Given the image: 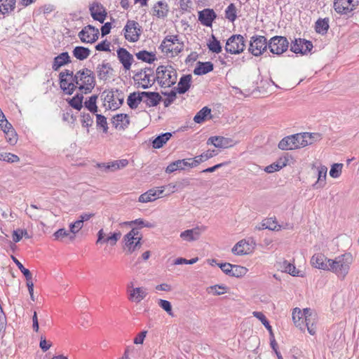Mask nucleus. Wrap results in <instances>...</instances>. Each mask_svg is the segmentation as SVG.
<instances>
[{
  "label": "nucleus",
  "mask_w": 359,
  "mask_h": 359,
  "mask_svg": "<svg viewBox=\"0 0 359 359\" xmlns=\"http://www.w3.org/2000/svg\"><path fill=\"white\" fill-rule=\"evenodd\" d=\"M353 257L350 253L341 255L335 259L328 260L327 271L335 273L338 278H344L348 273Z\"/></svg>",
  "instance_id": "obj_1"
},
{
  "label": "nucleus",
  "mask_w": 359,
  "mask_h": 359,
  "mask_svg": "<svg viewBox=\"0 0 359 359\" xmlns=\"http://www.w3.org/2000/svg\"><path fill=\"white\" fill-rule=\"evenodd\" d=\"M73 81L82 93H90L95 86V78L93 72L83 68L76 72L73 77Z\"/></svg>",
  "instance_id": "obj_2"
},
{
  "label": "nucleus",
  "mask_w": 359,
  "mask_h": 359,
  "mask_svg": "<svg viewBox=\"0 0 359 359\" xmlns=\"http://www.w3.org/2000/svg\"><path fill=\"white\" fill-rule=\"evenodd\" d=\"M156 79L161 87H170L176 83L177 73L171 65H161L156 69Z\"/></svg>",
  "instance_id": "obj_3"
},
{
  "label": "nucleus",
  "mask_w": 359,
  "mask_h": 359,
  "mask_svg": "<svg viewBox=\"0 0 359 359\" xmlns=\"http://www.w3.org/2000/svg\"><path fill=\"white\" fill-rule=\"evenodd\" d=\"M160 48L167 55L175 56L183 50L184 43L180 41L178 35H168L163 40Z\"/></svg>",
  "instance_id": "obj_4"
},
{
  "label": "nucleus",
  "mask_w": 359,
  "mask_h": 359,
  "mask_svg": "<svg viewBox=\"0 0 359 359\" xmlns=\"http://www.w3.org/2000/svg\"><path fill=\"white\" fill-rule=\"evenodd\" d=\"M302 133H297L283 138L278 143V148L282 150H292L306 146Z\"/></svg>",
  "instance_id": "obj_5"
},
{
  "label": "nucleus",
  "mask_w": 359,
  "mask_h": 359,
  "mask_svg": "<svg viewBox=\"0 0 359 359\" xmlns=\"http://www.w3.org/2000/svg\"><path fill=\"white\" fill-rule=\"evenodd\" d=\"M269 41L264 36L254 35L251 37L249 52L255 56H259L269 48Z\"/></svg>",
  "instance_id": "obj_6"
},
{
  "label": "nucleus",
  "mask_w": 359,
  "mask_h": 359,
  "mask_svg": "<svg viewBox=\"0 0 359 359\" xmlns=\"http://www.w3.org/2000/svg\"><path fill=\"white\" fill-rule=\"evenodd\" d=\"M245 48L244 37L241 34H233L226 41L225 50L231 54H239Z\"/></svg>",
  "instance_id": "obj_7"
},
{
  "label": "nucleus",
  "mask_w": 359,
  "mask_h": 359,
  "mask_svg": "<svg viewBox=\"0 0 359 359\" xmlns=\"http://www.w3.org/2000/svg\"><path fill=\"white\" fill-rule=\"evenodd\" d=\"M153 72L150 68L141 69L135 74L133 79L144 89L151 87L155 82L156 78H153Z\"/></svg>",
  "instance_id": "obj_8"
},
{
  "label": "nucleus",
  "mask_w": 359,
  "mask_h": 359,
  "mask_svg": "<svg viewBox=\"0 0 359 359\" xmlns=\"http://www.w3.org/2000/svg\"><path fill=\"white\" fill-rule=\"evenodd\" d=\"M268 45L271 53L279 55L287 50L289 42L285 36H275L269 41Z\"/></svg>",
  "instance_id": "obj_9"
},
{
  "label": "nucleus",
  "mask_w": 359,
  "mask_h": 359,
  "mask_svg": "<svg viewBox=\"0 0 359 359\" xmlns=\"http://www.w3.org/2000/svg\"><path fill=\"white\" fill-rule=\"evenodd\" d=\"M124 36L130 42H136L141 34V27L135 20H128L123 28Z\"/></svg>",
  "instance_id": "obj_10"
},
{
  "label": "nucleus",
  "mask_w": 359,
  "mask_h": 359,
  "mask_svg": "<svg viewBox=\"0 0 359 359\" xmlns=\"http://www.w3.org/2000/svg\"><path fill=\"white\" fill-rule=\"evenodd\" d=\"M358 6V1L355 0H334L333 7L334 11L340 15H346L354 11Z\"/></svg>",
  "instance_id": "obj_11"
},
{
  "label": "nucleus",
  "mask_w": 359,
  "mask_h": 359,
  "mask_svg": "<svg viewBox=\"0 0 359 359\" xmlns=\"http://www.w3.org/2000/svg\"><path fill=\"white\" fill-rule=\"evenodd\" d=\"M78 36L83 43H93L98 39L99 29L89 25L84 27Z\"/></svg>",
  "instance_id": "obj_12"
},
{
  "label": "nucleus",
  "mask_w": 359,
  "mask_h": 359,
  "mask_svg": "<svg viewBox=\"0 0 359 359\" xmlns=\"http://www.w3.org/2000/svg\"><path fill=\"white\" fill-rule=\"evenodd\" d=\"M313 48V44L310 41L302 39H296L290 46V50L294 53L302 55L309 53Z\"/></svg>",
  "instance_id": "obj_13"
},
{
  "label": "nucleus",
  "mask_w": 359,
  "mask_h": 359,
  "mask_svg": "<svg viewBox=\"0 0 359 359\" xmlns=\"http://www.w3.org/2000/svg\"><path fill=\"white\" fill-rule=\"evenodd\" d=\"M90 15L95 20L103 23L107 17V11L104 7L98 2L93 3L89 8Z\"/></svg>",
  "instance_id": "obj_14"
},
{
  "label": "nucleus",
  "mask_w": 359,
  "mask_h": 359,
  "mask_svg": "<svg viewBox=\"0 0 359 359\" xmlns=\"http://www.w3.org/2000/svg\"><path fill=\"white\" fill-rule=\"evenodd\" d=\"M207 144H212L217 148L226 149L233 146V141L231 138L222 136H212L208 139Z\"/></svg>",
  "instance_id": "obj_15"
},
{
  "label": "nucleus",
  "mask_w": 359,
  "mask_h": 359,
  "mask_svg": "<svg viewBox=\"0 0 359 359\" xmlns=\"http://www.w3.org/2000/svg\"><path fill=\"white\" fill-rule=\"evenodd\" d=\"M163 187L151 189L147 192L141 194L138 201L140 203H148L154 201L163 193Z\"/></svg>",
  "instance_id": "obj_16"
},
{
  "label": "nucleus",
  "mask_w": 359,
  "mask_h": 359,
  "mask_svg": "<svg viewBox=\"0 0 359 359\" xmlns=\"http://www.w3.org/2000/svg\"><path fill=\"white\" fill-rule=\"evenodd\" d=\"M96 72L100 80L106 81L113 75L114 69L109 62L103 61L97 66Z\"/></svg>",
  "instance_id": "obj_17"
},
{
  "label": "nucleus",
  "mask_w": 359,
  "mask_h": 359,
  "mask_svg": "<svg viewBox=\"0 0 359 359\" xmlns=\"http://www.w3.org/2000/svg\"><path fill=\"white\" fill-rule=\"evenodd\" d=\"M117 56L124 69L126 70H129L133 61V55L130 54L126 48H119L117 50Z\"/></svg>",
  "instance_id": "obj_18"
},
{
  "label": "nucleus",
  "mask_w": 359,
  "mask_h": 359,
  "mask_svg": "<svg viewBox=\"0 0 359 359\" xmlns=\"http://www.w3.org/2000/svg\"><path fill=\"white\" fill-rule=\"evenodd\" d=\"M147 295V291L145 287H139L129 289L128 300L132 302L140 303Z\"/></svg>",
  "instance_id": "obj_19"
},
{
  "label": "nucleus",
  "mask_w": 359,
  "mask_h": 359,
  "mask_svg": "<svg viewBox=\"0 0 359 359\" xmlns=\"http://www.w3.org/2000/svg\"><path fill=\"white\" fill-rule=\"evenodd\" d=\"M216 14L212 9H204L198 13V20L206 27H211Z\"/></svg>",
  "instance_id": "obj_20"
},
{
  "label": "nucleus",
  "mask_w": 359,
  "mask_h": 359,
  "mask_svg": "<svg viewBox=\"0 0 359 359\" xmlns=\"http://www.w3.org/2000/svg\"><path fill=\"white\" fill-rule=\"evenodd\" d=\"M329 259H327L324 255L317 253L312 256L311 264L316 269L327 271Z\"/></svg>",
  "instance_id": "obj_21"
},
{
  "label": "nucleus",
  "mask_w": 359,
  "mask_h": 359,
  "mask_svg": "<svg viewBox=\"0 0 359 359\" xmlns=\"http://www.w3.org/2000/svg\"><path fill=\"white\" fill-rule=\"evenodd\" d=\"M205 228L203 226H197L191 229L184 231L180 233V237L181 238L187 241H196L199 238L201 231L203 230H205Z\"/></svg>",
  "instance_id": "obj_22"
},
{
  "label": "nucleus",
  "mask_w": 359,
  "mask_h": 359,
  "mask_svg": "<svg viewBox=\"0 0 359 359\" xmlns=\"http://www.w3.org/2000/svg\"><path fill=\"white\" fill-rule=\"evenodd\" d=\"M192 81V76L191 74L183 75L178 82L177 86L174 90L179 94H184L191 87Z\"/></svg>",
  "instance_id": "obj_23"
},
{
  "label": "nucleus",
  "mask_w": 359,
  "mask_h": 359,
  "mask_svg": "<svg viewBox=\"0 0 359 359\" xmlns=\"http://www.w3.org/2000/svg\"><path fill=\"white\" fill-rule=\"evenodd\" d=\"M130 123L127 114H119L113 116L112 124L117 130H124Z\"/></svg>",
  "instance_id": "obj_24"
},
{
  "label": "nucleus",
  "mask_w": 359,
  "mask_h": 359,
  "mask_svg": "<svg viewBox=\"0 0 359 359\" xmlns=\"http://www.w3.org/2000/svg\"><path fill=\"white\" fill-rule=\"evenodd\" d=\"M142 95H145V100L144 102L148 107H156L161 101V96L158 93L156 92H141Z\"/></svg>",
  "instance_id": "obj_25"
},
{
  "label": "nucleus",
  "mask_w": 359,
  "mask_h": 359,
  "mask_svg": "<svg viewBox=\"0 0 359 359\" xmlns=\"http://www.w3.org/2000/svg\"><path fill=\"white\" fill-rule=\"evenodd\" d=\"M71 62L70 57L67 52H63L54 58L52 68L54 71H57L62 66Z\"/></svg>",
  "instance_id": "obj_26"
},
{
  "label": "nucleus",
  "mask_w": 359,
  "mask_h": 359,
  "mask_svg": "<svg viewBox=\"0 0 359 359\" xmlns=\"http://www.w3.org/2000/svg\"><path fill=\"white\" fill-rule=\"evenodd\" d=\"M168 4L165 2L158 1L153 8L154 15L159 18H163L168 15Z\"/></svg>",
  "instance_id": "obj_27"
},
{
  "label": "nucleus",
  "mask_w": 359,
  "mask_h": 359,
  "mask_svg": "<svg viewBox=\"0 0 359 359\" xmlns=\"http://www.w3.org/2000/svg\"><path fill=\"white\" fill-rule=\"evenodd\" d=\"M327 168L325 165H320L318 168V180L313 184L316 189L323 187L325 184Z\"/></svg>",
  "instance_id": "obj_28"
},
{
  "label": "nucleus",
  "mask_w": 359,
  "mask_h": 359,
  "mask_svg": "<svg viewBox=\"0 0 359 359\" xmlns=\"http://www.w3.org/2000/svg\"><path fill=\"white\" fill-rule=\"evenodd\" d=\"M304 309L302 312L299 308H295L292 312V320L295 325L299 327L300 330H304Z\"/></svg>",
  "instance_id": "obj_29"
},
{
  "label": "nucleus",
  "mask_w": 359,
  "mask_h": 359,
  "mask_svg": "<svg viewBox=\"0 0 359 359\" xmlns=\"http://www.w3.org/2000/svg\"><path fill=\"white\" fill-rule=\"evenodd\" d=\"M16 0H0V13L8 15L15 8Z\"/></svg>",
  "instance_id": "obj_30"
},
{
  "label": "nucleus",
  "mask_w": 359,
  "mask_h": 359,
  "mask_svg": "<svg viewBox=\"0 0 359 359\" xmlns=\"http://www.w3.org/2000/svg\"><path fill=\"white\" fill-rule=\"evenodd\" d=\"M217 151L215 149H208L205 152L194 158V165L192 164V165L196 167L201 163L204 162L213 156H215L217 155Z\"/></svg>",
  "instance_id": "obj_31"
},
{
  "label": "nucleus",
  "mask_w": 359,
  "mask_h": 359,
  "mask_svg": "<svg viewBox=\"0 0 359 359\" xmlns=\"http://www.w3.org/2000/svg\"><path fill=\"white\" fill-rule=\"evenodd\" d=\"M213 64L211 62H205L198 63L194 69V73L196 75H203L213 70Z\"/></svg>",
  "instance_id": "obj_32"
},
{
  "label": "nucleus",
  "mask_w": 359,
  "mask_h": 359,
  "mask_svg": "<svg viewBox=\"0 0 359 359\" xmlns=\"http://www.w3.org/2000/svg\"><path fill=\"white\" fill-rule=\"evenodd\" d=\"M171 133H165L157 136L152 142V147L154 149H160L170 139Z\"/></svg>",
  "instance_id": "obj_33"
},
{
  "label": "nucleus",
  "mask_w": 359,
  "mask_h": 359,
  "mask_svg": "<svg viewBox=\"0 0 359 359\" xmlns=\"http://www.w3.org/2000/svg\"><path fill=\"white\" fill-rule=\"evenodd\" d=\"M73 55L79 60L88 58L90 54L89 48L83 46H76L73 50Z\"/></svg>",
  "instance_id": "obj_34"
},
{
  "label": "nucleus",
  "mask_w": 359,
  "mask_h": 359,
  "mask_svg": "<svg viewBox=\"0 0 359 359\" xmlns=\"http://www.w3.org/2000/svg\"><path fill=\"white\" fill-rule=\"evenodd\" d=\"M329 19H318L316 22L315 29L316 32L321 35H325L329 29Z\"/></svg>",
  "instance_id": "obj_35"
},
{
  "label": "nucleus",
  "mask_w": 359,
  "mask_h": 359,
  "mask_svg": "<svg viewBox=\"0 0 359 359\" xmlns=\"http://www.w3.org/2000/svg\"><path fill=\"white\" fill-rule=\"evenodd\" d=\"M249 250L248 243L245 240H242L233 247L232 252L234 255H243L247 254Z\"/></svg>",
  "instance_id": "obj_36"
},
{
  "label": "nucleus",
  "mask_w": 359,
  "mask_h": 359,
  "mask_svg": "<svg viewBox=\"0 0 359 359\" xmlns=\"http://www.w3.org/2000/svg\"><path fill=\"white\" fill-rule=\"evenodd\" d=\"M60 84L61 89L67 95H72L77 88L73 81L68 82L67 78L60 79Z\"/></svg>",
  "instance_id": "obj_37"
},
{
  "label": "nucleus",
  "mask_w": 359,
  "mask_h": 359,
  "mask_svg": "<svg viewBox=\"0 0 359 359\" xmlns=\"http://www.w3.org/2000/svg\"><path fill=\"white\" fill-rule=\"evenodd\" d=\"M210 113L211 109L208 107H204L196 113L194 117V121L197 123H201L205 120L207 116L210 114Z\"/></svg>",
  "instance_id": "obj_38"
},
{
  "label": "nucleus",
  "mask_w": 359,
  "mask_h": 359,
  "mask_svg": "<svg viewBox=\"0 0 359 359\" xmlns=\"http://www.w3.org/2000/svg\"><path fill=\"white\" fill-rule=\"evenodd\" d=\"M225 18L233 22L237 18V9L234 4H230L225 10Z\"/></svg>",
  "instance_id": "obj_39"
},
{
  "label": "nucleus",
  "mask_w": 359,
  "mask_h": 359,
  "mask_svg": "<svg viewBox=\"0 0 359 359\" xmlns=\"http://www.w3.org/2000/svg\"><path fill=\"white\" fill-rule=\"evenodd\" d=\"M137 239H133L129 241L128 238L126 237V236H124L126 245L128 248V250L130 253L134 252L137 248H139L141 246L140 241L142 239V237H137Z\"/></svg>",
  "instance_id": "obj_40"
},
{
  "label": "nucleus",
  "mask_w": 359,
  "mask_h": 359,
  "mask_svg": "<svg viewBox=\"0 0 359 359\" xmlns=\"http://www.w3.org/2000/svg\"><path fill=\"white\" fill-rule=\"evenodd\" d=\"M97 100V95H93L84 102L85 107H86L93 114H95L97 111L98 108L96 104Z\"/></svg>",
  "instance_id": "obj_41"
},
{
  "label": "nucleus",
  "mask_w": 359,
  "mask_h": 359,
  "mask_svg": "<svg viewBox=\"0 0 359 359\" xmlns=\"http://www.w3.org/2000/svg\"><path fill=\"white\" fill-rule=\"evenodd\" d=\"M304 140L306 142V146L309 144H312L315 142L319 141L321 140V135L318 133H302Z\"/></svg>",
  "instance_id": "obj_42"
},
{
  "label": "nucleus",
  "mask_w": 359,
  "mask_h": 359,
  "mask_svg": "<svg viewBox=\"0 0 359 359\" xmlns=\"http://www.w3.org/2000/svg\"><path fill=\"white\" fill-rule=\"evenodd\" d=\"M136 57L138 60L151 63L155 60V55L147 50H141L136 53Z\"/></svg>",
  "instance_id": "obj_43"
},
{
  "label": "nucleus",
  "mask_w": 359,
  "mask_h": 359,
  "mask_svg": "<svg viewBox=\"0 0 359 359\" xmlns=\"http://www.w3.org/2000/svg\"><path fill=\"white\" fill-rule=\"evenodd\" d=\"M227 287L224 285H215L208 287L207 292L213 295H220L226 292Z\"/></svg>",
  "instance_id": "obj_44"
},
{
  "label": "nucleus",
  "mask_w": 359,
  "mask_h": 359,
  "mask_svg": "<svg viewBox=\"0 0 359 359\" xmlns=\"http://www.w3.org/2000/svg\"><path fill=\"white\" fill-rule=\"evenodd\" d=\"M304 327L311 324L312 322H316V314L312 312V311L309 309H304Z\"/></svg>",
  "instance_id": "obj_45"
},
{
  "label": "nucleus",
  "mask_w": 359,
  "mask_h": 359,
  "mask_svg": "<svg viewBox=\"0 0 359 359\" xmlns=\"http://www.w3.org/2000/svg\"><path fill=\"white\" fill-rule=\"evenodd\" d=\"M267 229L271 231H279L281 229V226L278 224L275 217H270L264 219Z\"/></svg>",
  "instance_id": "obj_46"
},
{
  "label": "nucleus",
  "mask_w": 359,
  "mask_h": 359,
  "mask_svg": "<svg viewBox=\"0 0 359 359\" xmlns=\"http://www.w3.org/2000/svg\"><path fill=\"white\" fill-rule=\"evenodd\" d=\"M0 161H4L8 163H17L20 161V158L13 154L2 152L0 153Z\"/></svg>",
  "instance_id": "obj_47"
},
{
  "label": "nucleus",
  "mask_w": 359,
  "mask_h": 359,
  "mask_svg": "<svg viewBox=\"0 0 359 359\" xmlns=\"http://www.w3.org/2000/svg\"><path fill=\"white\" fill-rule=\"evenodd\" d=\"M83 95H76L69 100V105L77 110H81L82 108V101H83Z\"/></svg>",
  "instance_id": "obj_48"
},
{
  "label": "nucleus",
  "mask_w": 359,
  "mask_h": 359,
  "mask_svg": "<svg viewBox=\"0 0 359 359\" xmlns=\"http://www.w3.org/2000/svg\"><path fill=\"white\" fill-rule=\"evenodd\" d=\"M212 40L208 44L209 50L212 53H219L222 51V46L219 41L214 35L212 36Z\"/></svg>",
  "instance_id": "obj_49"
},
{
  "label": "nucleus",
  "mask_w": 359,
  "mask_h": 359,
  "mask_svg": "<svg viewBox=\"0 0 359 359\" xmlns=\"http://www.w3.org/2000/svg\"><path fill=\"white\" fill-rule=\"evenodd\" d=\"M247 273V269L245 267L231 264V272L230 276L241 277L244 276Z\"/></svg>",
  "instance_id": "obj_50"
},
{
  "label": "nucleus",
  "mask_w": 359,
  "mask_h": 359,
  "mask_svg": "<svg viewBox=\"0 0 359 359\" xmlns=\"http://www.w3.org/2000/svg\"><path fill=\"white\" fill-rule=\"evenodd\" d=\"M253 316L262 322L264 327L269 331L271 335H272V327L267 320L266 316L259 311H254Z\"/></svg>",
  "instance_id": "obj_51"
},
{
  "label": "nucleus",
  "mask_w": 359,
  "mask_h": 359,
  "mask_svg": "<svg viewBox=\"0 0 359 359\" xmlns=\"http://www.w3.org/2000/svg\"><path fill=\"white\" fill-rule=\"evenodd\" d=\"M121 233L120 231L114 232L111 233V235L108 236L103 240V243H108L111 246H114L116 244L117 241L121 238Z\"/></svg>",
  "instance_id": "obj_52"
},
{
  "label": "nucleus",
  "mask_w": 359,
  "mask_h": 359,
  "mask_svg": "<svg viewBox=\"0 0 359 359\" xmlns=\"http://www.w3.org/2000/svg\"><path fill=\"white\" fill-rule=\"evenodd\" d=\"M177 164V168L179 170H184L186 167L189 168H195L196 166H193L194 165V158H186L182 160L175 161Z\"/></svg>",
  "instance_id": "obj_53"
},
{
  "label": "nucleus",
  "mask_w": 359,
  "mask_h": 359,
  "mask_svg": "<svg viewBox=\"0 0 359 359\" xmlns=\"http://www.w3.org/2000/svg\"><path fill=\"white\" fill-rule=\"evenodd\" d=\"M286 163L285 162L280 163H273L268 166L264 168V171L267 173H273L274 172L280 170L282 168L285 167Z\"/></svg>",
  "instance_id": "obj_54"
},
{
  "label": "nucleus",
  "mask_w": 359,
  "mask_h": 359,
  "mask_svg": "<svg viewBox=\"0 0 359 359\" xmlns=\"http://www.w3.org/2000/svg\"><path fill=\"white\" fill-rule=\"evenodd\" d=\"M342 167V163L333 164L330 170V175L333 178L339 177L341 173Z\"/></svg>",
  "instance_id": "obj_55"
},
{
  "label": "nucleus",
  "mask_w": 359,
  "mask_h": 359,
  "mask_svg": "<svg viewBox=\"0 0 359 359\" xmlns=\"http://www.w3.org/2000/svg\"><path fill=\"white\" fill-rule=\"evenodd\" d=\"M96 124L97 127H101L103 129V131L104 133L107 132L108 126H107V118L105 116L101 115V114H96Z\"/></svg>",
  "instance_id": "obj_56"
},
{
  "label": "nucleus",
  "mask_w": 359,
  "mask_h": 359,
  "mask_svg": "<svg viewBox=\"0 0 359 359\" xmlns=\"http://www.w3.org/2000/svg\"><path fill=\"white\" fill-rule=\"evenodd\" d=\"M81 122L83 127H90L93 123V116L90 114H83L81 115Z\"/></svg>",
  "instance_id": "obj_57"
},
{
  "label": "nucleus",
  "mask_w": 359,
  "mask_h": 359,
  "mask_svg": "<svg viewBox=\"0 0 359 359\" xmlns=\"http://www.w3.org/2000/svg\"><path fill=\"white\" fill-rule=\"evenodd\" d=\"M5 135H6L5 137H6L7 142L10 144L14 145L16 144V142L18 141V137H17V133H15L14 128L12 130H10V131L5 133Z\"/></svg>",
  "instance_id": "obj_58"
},
{
  "label": "nucleus",
  "mask_w": 359,
  "mask_h": 359,
  "mask_svg": "<svg viewBox=\"0 0 359 359\" xmlns=\"http://www.w3.org/2000/svg\"><path fill=\"white\" fill-rule=\"evenodd\" d=\"M163 94L168 96L163 101L165 107H167L175 100L177 97V92L173 89L170 93Z\"/></svg>",
  "instance_id": "obj_59"
},
{
  "label": "nucleus",
  "mask_w": 359,
  "mask_h": 359,
  "mask_svg": "<svg viewBox=\"0 0 359 359\" xmlns=\"http://www.w3.org/2000/svg\"><path fill=\"white\" fill-rule=\"evenodd\" d=\"M13 262L15 263L20 271L23 273L26 279H28L30 278V276H32L31 272L29 269L24 267V266L22 264V263L17 259L15 257H13Z\"/></svg>",
  "instance_id": "obj_60"
},
{
  "label": "nucleus",
  "mask_w": 359,
  "mask_h": 359,
  "mask_svg": "<svg viewBox=\"0 0 359 359\" xmlns=\"http://www.w3.org/2000/svg\"><path fill=\"white\" fill-rule=\"evenodd\" d=\"M68 236H69V238L71 240L74 239L75 236L74 235H70L69 231L65 229H60L57 231H56L53 234V236L55 238V239L62 238Z\"/></svg>",
  "instance_id": "obj_61"
},
{
  "label": "nucleus",
  "mask_w": 359,
  "mask_h": 359,
  "mask_svg": "<svg viewBox=\"0 0 359 359\" xmlns=\"http://www.w3.org/2000/svg\"><path fill=\"white\" fill-rule=\"evenodd\" d=\"M158 306L165 310L169 315L172 316V306L169 301L164 299H159Z\"/></svg>",
  "instance_id": "obj_62"
},
{
  "label": "nucleus",
  "mask_w": 359,
  "mask_h": 359,
  "mask_svg": "<svg viewBox=\"0 0 359 359\" xmlns=\"http://www.w3.org/2000/svg\"><path fill=\"white\" fill-rule=\"evenodd\" d=\"M83 224L79 219L69 224V231L74 235L78 233L83 227Z\"/></svg>",
  "instance_id": "obj_63"
},
{
  "label": "nucleus",
  "mask_w": 359,
  "mask_h": 359,
  "mask_svg": "<svg viewBox=\"0 0 359 359\" xmlns=\"http://www.w3.org/2000/svg\"><path fill=\"white\" fill-rule=\"evenodd\" d=\"M127 103L130 109H136L139 104L135 99V93H130L127 99Z\"/></svg>",
  "instance_id": "obj_64"
}]
</instances>
